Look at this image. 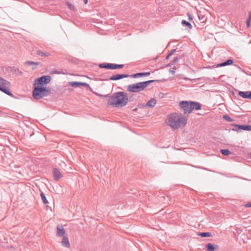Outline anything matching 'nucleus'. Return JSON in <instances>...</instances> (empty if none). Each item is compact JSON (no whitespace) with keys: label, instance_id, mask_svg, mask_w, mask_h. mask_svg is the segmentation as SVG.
<instances>
[{"label":"nucleus","instance_id":"1","mask_svg":"<svg viewBox=\"0 0 251 251\" xmlns=\"http://www.w3.org/2000/svg\"><path fill=\"white\" fill-rule=\"evenodd\" d=\"M187 122L186 117L177 113L168 115L165 120L166 124L173 129L184 127L186 126Z\"/></svg>","mask_w":251,"mask_h":251},{"label":"nucleus","instance_id":"2","mask_svg":"<svg viewBox=\"0 0 251 251\" xmlns=\"http://www.w3.org/2000/svg\"><path fill=\"white\" fill-rule=\"evenodd\" d=\"M128 97L124 92H118L108 100V104L116 107L123 106L126 104Z\"/></svg>","mask_w":251,"mask_h":251},{"label":"nucleus","instance_id":"3","mask_svg":"<svg viewBox=\"0 0 251 251\" xmlns=\"http://www.w3.org/2000/svg\"><path fill=\"white\" fill-rule=\"evenodd\" d=\"M179 106L185 114L190 113L193 109L200 110L201 105L192 101H182L179 103Z\"/></svg>","mask_w":251,"mask_h":251},{"label":"nucleus","instance_id":"4","mask_svg":"<svg viewBox=\"0 0 251 251\" xmlns=\"http://www.w3.org/2000/svg\"><path fill=\"white\" fill-rule=\"evenodd\" d=\"M34 89L32 91V96L34 99L39 100L44 97L48 96L50 94V91L45 87L33 84Z\"/></svg>","mask_w":251,"mask_h":251},{"label":"nucleus","instance_id":"5","mask_svg":"<svg viewBox=\"0 0 251 251\" xmlns=\"http://www.w3.org/2000/svg\"><path fill=\"white\" fill-rule=\"evenodd\" d=\"M153 81V80H149L131 84L127 86V90L130 92L138 93L144 90L149 83Z\"/></svg>","mask_w":251,"mask_h":251},{"label":"nucleus","instance_id":"6","mask_svg":"<svg viewBox=\"0 0 251 251\" xmlns=\"http://www.w3.org/2000/svg\"><path fill=\"white\" fill-rule=\"evenodd\" d=\"M10 86L11 84L9 81L0 77V91L12 97L13 95L9 91Z\"/></svg>","mask_w":251,"mask_h":251},{"label":"nucleus","instance_id":"7","mask_svg":"<svg viewBox=\"0 0 251 251\" xmlns=\"http://www.w3.org/2000/svg\"><path fill=\"white\" fill-rule=\"evenodd\" d=\"M51 77L50 75H43L35 79V82L34 84L42 86L49 83Z\"/></svg>","mask_w":251,"mask_h":251},{"label":"nucleus","instance_id":"8","mask_svg":"<svg viewBox=\"0 0 251 251\" xmlns=\"http://www.w3.org/2000/svg\"><path fill=\"white\" fill-rule=\"evenodd\" d=\"M2 70L5 72V73L8 74L9 75L15 74L17 75H19L23 73L22 72L20 71L18 68L14 66L3 67L2 68Z\"/></svg>","mask_w":251,"mask_h":251},{"label":"nucleus","instance_id":"9","mask_svg":"<svg viewBox=\"0 0 251 251\" xmlns=\"http://www.w3.org/2000/svg\"><path fill=\"white\" fill-rule=\"evenodd\" d=\"M99 67L101 68H106L110 70H115L117 69L122 68L124 67L123 65H117L111 63H102L99 65Z\"/></svg>","mask_w":251,"mask_h":251},{"label":"nucleus","instance_id":"10","mask_svg":"<svg viewBox=\"0 0 251 251\" xmlns=\"http://www.w3.org/2000/svg\"><path fill=\"white\" fill-rule=\"evenodd\" d=\"M52 173L54 179L56 181H58L62 176V174L57 168H53Z\"/></svg>","mask_w":251,"mask_h":251},{"label":"nucleus","instance_id":"11","mask_svg":"<svg viewBox=\"0 0 251 251\" xmlns=\"http://www.w3.org/2000/svg\"><path fill=\"white\" fill-rule=\"evenodd\" d=\"M69 84L70 86L75 87H77L79 86H85L88 88H90V86L88 84L84 82H70Z\"/></svg>","mask_w":251,"mask_h":251},{"label":"nucleus","instance_id":"12","mask_svg":"<svg viewBox=\"0 0 251 251\" xmlns=\"http://www.w3.org/2000/svg\"><path fill=\"white\" fill-rule=\"evenodd\" d=\"M128 76L127 75H124V74H116L112 75L110 78V80H118L124 78H126Z\"/></svg>","mask_w":251,"mask_h":251},{"label":"nucleus","instance_id":"13","mask_svg":"<svg viewBox=\"0 0 251 251\" xmlns=\"http://www.w3.org/2000/svg\"><path fill=\"white\" fill-rule=\"evenodd\" d=\"M239 95L243 98L251 99V92H239Z\"/></svg>","mask_w":251,"mask_h":251},{"label":"nucleus","instance_id":"14","mask_svg":"<svg viewBox=\"0 0 251 251\" xmlns=\"http://www.w3.org/2000/svg\"><path fill=\"white\" fill-rule=\"evenodd\" d=\"M156 103V100L154 98H151L150 100L146 103V107L149 108H152L154 107Z\"/></svg>","mask_w":251,"mask_h":251},{"label":"nucleus","instance_id":"15","mask_svg":"<svg viewBox=\"0 0 251 251\" xmlns=\"http://www.w3.org/2000/svg\"><path fill=\"white\" fill-rule=\"evenodd\" d=\"M235 126L238 127L239 129L244 130H248V131H251V126H248V125H235Z\"/></svg>","mask_w":251,"mask_h":251},{"label":"nucleus","instance_id":"16","mask_svg":"<svg viewBox=\"0 0 251 251\" xmlns=\"http://www.w3.org/2000/svg\"><path fill=\"white\" fill-rule=\"evenodd\" d=\"M37 54L42 57H48L50 55V54L47 51H43V50H37Z\"/></svg>","mask_w":251,"mask_h":251},{"label":"nucleus","instance_id":"17","mask_svg":"<svg viewBox=\"0 0 251 251\" xmlns=\"http://www.w3.org/2000/svg\"><path fill=\"white\" fill-rule=\"evenodd\" d=\"M56 235L58 236H63V226L58 225L57 226V233Z\"/></svg>","mask_w":251,"mask_h":251},{"label":"nucleus","instance_id":"18","mask_svg":"<svg viewBox=\"0 0 251 251\" xmlns=\"http://www.w3.org/2000/svg\"><path fill=\"white\" fill-rule=\"evenodd\" d=\"M206 250L207 251H214L215 247L211 243H208L206 246Z\"/></svg>","mask_w":251,"mask_h":251},{"label":"nucleus","instance_id":"19","mask_svg":"<svg viewBox=\"0 0 251 251\" xmlns=\"http://www.w3.org/2000/svg\"><path fill=\"white\" fill-rule=\"evenodd\" d=\"M64 247L67 248H70V244L68 238L64 237Z\"/></svg>","mask_w":251,"mask_h":251},{"label":"nucleus","instance_id":"20","mask_svg":"<svg viewBox=\"0 0 251 251\" xmlns=\"http://www.w3.org/2000/svg\"><path fill=\"white\" fill-rule=\"evenodd\" d=\"M150 75V73L147 72V73H137V74H136L133 75L132 76L134 77H137L138 76H143V75L148 76V75Z\"/></svg>","mask_w":251,"mask_h":251},{"label":"nucleus","instance_id":"21","mask_svg":"<svg viewBox=\"0 0 251 251\" xmlns=\"http://www.w3.org/2000/svg\"><path fill=\"white\" fill-rule=\"evenodd\" d=\"M233 63V61L231 59H229L227 60L226 61L223 62L222 63H221L219 66H225L226 65H231Z\"/></svg>","mask_w":251,"mask_h":251},{"label":"nucleus","instance_id":"22","mask_svg":"<svg viewBox=\"0 0 251 251\" xmlns=\"http://www.w3.org/2000/svg\"><path fill=\"white\" fill-rule=\"evenodd\" d=\"M40 196H41V199H42V200L43 203L45 204H47L48 203V202L47 200L46 197L44 193L43 192H41L40 194Z\"/></svg>","mask_w":251,"mask_h":251},{"label":"nucleus","instance_id":"23","mask_svg":"<svg viewBox=\"0 0 251 251\" xmlns=\"http://www.w3.org/2000/svg\"><path fill=\"white\" fill-rule=\"evenodd\" d=\"M25 64L26 65H28V66H31V65H38L39 64V63L38 62H33V61H26L25 62Z\"/></svg>","mask_w":251,"mask_h":251},{"label":"nucleus","instance_id":"24","mask_svg":"<svg viewBox=\"0 0 251 251\" xmlns=\"http://www.w3.org/2000/svg\"><path fill=\"white\" fill-rule=\"evenodd\" d=\"M199 235L202 237H211L212 236L210 232H201L200 233Z\"/></svg>","mask_w":251,"mask_h":251},{"label":"nucleus","instance_id":"25","mask_svg":"<svg viewBox=\"0 0 251 251\" xmlns=\"http://www.w3.org/2000/svg\"><path fill=\"white\" fill-rule=\"evenodd\" d=\"M182 24L183 25H186V26H188L190 29H191L192 28V26L190 24V23H189V22H187V21H186L185 20H183L182 21Z\"/></svg>","mask_w":251,"mask_h":251},{"label":"nucleus","instance_id":"26","mask_svg":"<svg viewBox=\"0 0 251 251\" xmlns=\"http://www.w3.org/2000/svg\"><path fill=\"white\" fill-rule=\"evenodd\" d=\"M221 152L224 155H227L230 153V151L228 150H222Z\"/></svg>","mask_w":251,"mask_h":251},{"label":"nucleus","instance_id":"27","mask_svg":"<svg viewBox=\"0 0 251 251\" xmlns=\"http://www.w3.org/2000/svg\"><path fill=\"white\" fill-rule=\"evenodd\" d=\"M66 4L68 5L69 9L71 10L75 11V6L69 2H67Z\"/></svg>","mask_w":251,"mask_h":251},{"label":"nucleus","instance_id":"28","mask_svg":"<svg viewBox=\"0 0 251 251\" xmlns=\"http://www.w3.org/2000/svg\"><path fill=\"white\" fill-rule=\"evenodd\" d=\"M247 25L248 28L251 27V15L250 14L249 19L247 21Z\"/></svg>","mask_w":251,"mask_h":251},{"label":"nucleus","instance_id":"29","mask_svg":"<svg viewBox=\"0 0 251 251\" xmlns=\"http://www.w3.org/2000/svg\"><path fill=\"white\" fill-rule=\"evenodd\" d=\"M51 74H61L62 72L61 71H58L56 70H52L50 72Z\"/></svg>","mask_w":251,"mask_h":251},{"label":"nucleus","instance_id":"30","mask_svg":"<svg viewBox=\"0 0 251 251\" xmlns=\"http://www.w3.org/2000/svg\"><path fill=\"white\" fill-rule=\"evenodd\" d=\"M176 69V66H175L172 69L170 70V72L173 74L174 75L175 74V70Z\"/></svg>","mask_w":251,"mask_h":251},{"label":"nucleus","instance_id":"31","mask_svg":"<svg viewBox=\"0 0 251 251\" xmlns=\"http://www.w3.org/2000/svg\"><path fill=\"white\" fill-rule=\"evenodd\" d=\"M175 50H174V51H175ZM173 52V51H172L171 52H170L168 55V56L166 57V59H169V58L170 57V56H171Z\"/></svg>","mask_w":251,"mask_h":251},{"label":"nucleus","instance_id":"32","mask_svg":"<svg viewBox=\"0 0 251 251\" xmlns=\"http://www.w3.org/2000/svg\"><path fill=\"white\" fill-rule=\"evenodd\" d=\"M224 118H225V119H227V120H228V121H230V117H229L228 116H225L224 117Z\"/></svg>","mask_w":251,"mask_h":251},{"label":"nucleus","instance_id":"33","mask_svg":"<svg viewBox=\"0 0 251 251\" xmlns=\"http://www.w3.org/2000/svg\"><path fill=\"white\" fill-rule=\"evenodd\" d=\"M245 206L247 207H251V203L246 204Z\"/></svg>","mask_w":251,"mask_h":251},{"label":"nucleus","instance_id":"34","mask_svg":"<svg viewBox=\"0 0 251 251\" xmlns=\"http://www.w3.org/2000/svg\"><path fill=\"white\" fill-rule=\"evenodd\" d=\"M188 16L189 19L190 20H192V18L191 16L189 14H188Z\"/></svg>","mask_w":251,"mask_h":251},{"label":"nucleus","instance_id":"35","mask_svg":"<svg viewBox=\"0 0 251 251\" xmlns=\"http://www.w3.org/2000/svg\"><path fill=\"white\" fill-rule=\"evenodd\" d=\"M85 4H87L88 2V0H83Z\"/></svg>","mask_w":251,"mask_h":251},{"label":"nucleus","instance_id":"36","mask_svg":"<svg viewBox=\"0 0 251 251\" xmlns=\"http://www.w3.org/2000/svg\"><path fill=\"white\" fill-rule=\"evenodd\" d=\"M137 110V108H135V109H133V110L135 111H136Z\"/></svg>","mask_w":251,"mask_h":251},{"label":"nucleus","instance_id":"37","mask_svg":"<svg viewBox=\"0 0 251 251\" xmlns=\"http://www.w3.org/2000/svg\"><path fill=\"white\" fill-rule=\"evenodd\" d=\"M63 239H62V241H61V243H63Z\"/></svg>","mask_w":251,"mask_h":251}]
</instances>
